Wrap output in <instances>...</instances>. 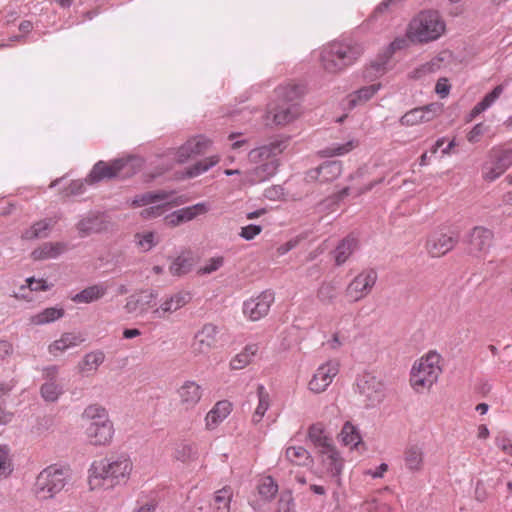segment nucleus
I'll return each mask as SVG.
<instances>
[{"label":"nucleus","instance_id":"nucleus-1","mask_svg":"<svg viewBox=\"0 0 512 512\" xmlns=\"http://www.w3.org/2000/svg\"><path fill=\"white\" fill-rule=\"evenodd\" d=\"M132 470L133 463L125 453L94 461L88 470L90 488L109 489L126 483Z\"/></svg>","mask_w":512,"mask_h":512},{"label":"nucleus","instance_id":"nucleus-2","mask_svg":"<svg viewBox=\"0 0 512 512\" xmlns=\"http://www.w3.org/2000/svg\"><path fill=\"white\" fill-rule=\"evenodd\" d=\"M364 53V46L355 41H333L320 52L323 70L329 74H339L353 65Z\"/></svg>","mask_w":512,"mask_h":512},{"label":"nucleus","instance_id":"nucleus-3","mask_svg":"<svg viewBox=\"0 0 512 512\" xmlns=\"http://www.w3.org/2000/svg\"><path fill=\"white\" fill-rule=\"evenodd\" d=\"M442 357L436 351H429L417 360L410 371V386L419 394L430 391L442 373Z\"/></svg>","mask_w":512,"mask_h":512},{"label":"nucleus","instance_id":"nucleus-4","mask_svg":"<svg viewBox=\"0 0 512 512\" xmlns=\"http://www.w3.org/2000/svg\"><path fill=\"white\" fill-rule=\"evenodd\" d=\"M71 480V472L67 467L57 464L44 468L36 477L32 491L40 501L55 498Z\"/></svg>","mask_w":512,"mask_h":512},{"label":"nucleus","instance_id":"nucleus-5","mask_svg":"<svg viewBox=\"0 0 512 512\" xmlns=\"http://www.w3.org/2000/svg\"><path fill=\"white\" fill-rule=\"evenodd\" d=\"M281 152L280 142H272L251 150L249 153L250 159L253 161H263V163L248 173L247 180L251 184H255L264 182L274 176L279 167V161L276 156Z\"/></svg>","mask_w":512,"mask_h":512},{"label":"nucleus","instance_id":"nucleus-6","mask_svg":"<svg viewBox=\"0 0 512 512\" xmlns=\"http://www.w3.org/2000/svg\"><path fill=\"white\" fill-rule=\"evenodd\" d=\"M445 23L436 11H422L409 24L408 37L413 42L427 43L438 39Z\"/></svg>","mask_w":512,"mask_h":512},{"label":"nucleus","instance_id":"nucleus-7","mask_svg":"<svg viewBox=\"0 0 512 512\" xmlns=\"http://www.w3.org/2000/svg\"><path fill=\"white\" fill-rule=\"evenodd\" d=\"M356 392L367 407H374L385 398V384L376 375L364 372L356 378Z\"/></svg>","mask_w":512,"mask_h":512},{"label":"nucleus","instance_id":"nucleus-8","mask_svg":"<svg viewBox=\"0 0 512 512\" xmlns=\"http://www.w3.org/2000/svg\"><path fill=\"white\" fill-rule=\"evenodd\" d=\"M377 280V271L371 267L365 268L349 282L345 294L351 301L358 302L372 292Z\"/></svg>","mask_w":512,"mask_h":512},{"label":"nucleus","instance_id":"nucleus-9","mask_svg":"<svg viewBox=\"0 0 512 512\" xmlns=\"http://www.w3.org/2000/svg\"><path fill=\"white\" fill-rule=\"evenodd\" d=\"M511 165L512 148L493 149L482 167V177L484 180L492 182L499 178Z\"/></svg>","mask_w":512,"mask_h":512},{"label":"nucleus","instance_id":"nucleus-10","mask_svg":"<svg viewBox=\"0 0 512 512\" xmlns=\"http://www.w3.org/2000/svg\"><path fill=\"white\" fill-rule=\"evenodd\" d=\"M274 299V293L265 290L244 302L243 313L251 321H258L268 314Z\"/></svg>","mask_w":512,"mask_h":512},{"label":"nucleus","instance_id":"nucleus-11","mask_svg":"<svg viewBox=\"0 0 512 512\" xmlns=\"http://www.w3.org/2000/svg\"><path fill=\"white\" fill-rule=\"evenodd\" d=\"M339 372V363L329 360L320 365L309 382V389L314 393L324 392Z\"/></svg>","mask_w":512,"mask_h":512},{"label":"nucleus","instance_id":"nucleus-12","mask_svg":"<svg viewBox=\"0 0 512 512\" xmlns=\"http://www.w3.org/2000/svg\"><path fill=\"white\" fill-rule=\"evenodd\" d=\"M219 329L212 323H207L195 334L192 342V352L195 355L208 354L217 343Z\"/></svg>","mask_w":512,"mask_h":512},{"label":"nucleus","instance_id":"nucleus-13","mask_svg":"<svg viewBox=\"0 0 512 512\" xmlns=\"http://www.w3.org/2000/svg\"><path fill=\"white\" fill-rule=\"evenodd\" d=\"M457 238L452 233L436 231L426 241V250L431 257H441L453 249Z\"/></svg>","mask_w":512,"mask_h":512},{"label":"nucleus","instance_id":"nucleus-14","mask_svg":"<svg viewBox=\"0 0 512 512\" xmlns=\"http://www.w3.org/2000/svg\"><path fill=\"white\" fill-rule=\"evenodd\" d=\"M114 434L115 429L112 420L95 426H86L85 428L87 441L95 447L109 446L113 441Z\"/></svg>","mask_w":512,"mask_h":512},{"label":"nucleus","instance_id":"nucleus-15","mask_svg":"<svg viewBox=\"0 0 512 512\" xmlns=\"http://www.w3.org/2000/svg\"><path fill=\"white\" fill-rule=\"evenodd\" d=\"M440 111V105L432 103L424 107L414 108L408 111L400 118L399 121L403 126H413L433 120Z\"/></svg>","mask_w":512,"mask_h":512},{"label":"nucleus","instance_id":"nucleus-16","mask_svg":"<svg viewBox=\"0 0 512 512\" xmlns=\"http://www.w3.org/2000/svg\"><path fill=\"white\" fill-rule=\"evenodd\" d=\"M126 165V162L121 159H116L110 164L104 161H98L88 174L90 183L100 182L104 179H112L120 176V172Z\"/></svg>","mask_w":512,"mask_h":512},{"label":"nucleus","instance_id":"nucleus-17","mask_svg":"<svg viewBox=\"0 0 512 512\" xmlns=\"http://www.w3.org/2000/svg\"><path fill=\"white\" fill-rule=\"evenodd\" d=\"M190 300L187 293L177 292L164 297L158 307L152 310L154 319L165 318L167 314H171L185 306Z\"/></svg>","mask_w":512,"mask_h":512},{"label":"nucleus","instance_id":"nucleus-18","mask_svg":"<svg viewBox=\"0 0 512 512\" xmlns=\"http://www.w3.org/2000/svg\"><path fill=\"white\" fill-rule=\"evenodd\" d=\"M177 395L180 405L185 410H192L200 402L203 389L195 381L187 380L177 389Z\"/></svg>","mask_w":512,"mask_h":512},{"label":"nucleus","instance_id":"nucleus-19","mask_svg":"<svg viewBox=\"0 0 512 512\" xmlns=\"http://www.w3.org/2000/svg\"><path fill=\"white\" fill-rule=\"evenodd\" d=\"M493 240V233L485 226H474L468 240L470 254H478L487 251Z\"/></svg>","mask_w":512,"mask_h":512},{"label":"nucleus","instance_id":"nucleus-20","mask_svg":"<svg viewBox=\"0 0 512 512\" xmlns=\"http://www.w3.org/2000/svg\"><path fill=\"white\" fill-rule=\"evenodd\" d=\"M211 142L204 136H197L188 140L177 151V161L184 163L192 157L204 154Z\"/></svg>","mask_w":512,"mask_h":512},{"label":"nucleus","instance_id":"nucleus-21","mask_svg":"<svg viewBox=\"0 0 512 512\" xmlns=\"http://www.w3.org/2000/svg\"><path fill=\"white\" fill-rule=\"evenodd\" d=\"M342 172V163L337 160L326 161L315 169L308 171L307 178L321 183L337 179Z\"/></svg>","mask_w":512,"mask_h":512},{"label":"nucleus","instance_id":"nucleus-22","mask_svg":"<svg viewBox=\"0 0 512 512\" xmlns=\"http://www.w3.org/2000/svg\"><path fill=\"white\" fill-rule=\"evenodd\" d=\"M301 114V106L297 104H283L277 103L274 110H270L267 114V118H272V122L276 125H286Z\"/></svg>","mask_w":512,"mask_h":512},{"label":"nucleus","instance_id":"nucleus-23","mask_svg":"<svg viewBox=\"0 0 512 512\" xmlns=\"http://www.w3.org/2000/svg\"><path fill=\"white\" fill-rule=\"evenodd\" d=\"M319 454L326 472L333 477H338L342 472L344 460L336 447L333 445L320 451Z\"/></svg>","mask_w":512,"mask_h":512},{"label":"nucleus","instance_id":"nucleus-24","mask_svg":"<svg viewBox=\"0 0 512 512\" xmlns=\"http://www.w3.org/2000/svg\"><path fill=\"white\" fill-rule=\"evenodd\" d=\"M359 240L350 234L343 238L333 251L336 266H342L358 249Z\"/></svg>","mask_w":512,"mask_h":512},{"label":"nucleus","instance_id":"nucleus-25","mask_svg":"<svg viewBox=\"0 0 512 512\" xmlns=\"http://www.w3.org/2000/svg\"><path fill=\"white\" fill-rule=\"evenodd\" d=\"M232 404L227 400L218 401L205 417V426L208 430L215 429L231 413Z\"/></svg>","mask_w":512,"mask_h":512},{"label":"nucleus","instance_id":"nucleus-26","mask_svg":"<svg viewBox=\"0 0 512 512\" xmlns=\"http://www.w3.org/2000/svg\"><path fill=\"white\" fill-rule=\"evenodd\" d=\"M285 459L295 466L311 467L314 459L311 453L300 445H289L285 449Z\"/></svg>","mask_w":512,"mask_h":512},{"label":"nucleus","instance_id":"nucleus-27","mask_svg":"<svg viewBox=\"0 0 512 512\" xmlns=\"http://www.w3.org/2000/svg\"><path fill=\"white\" fill-rule=\"evenodd\" d=\"M68 249L64 242H47L34 249L31 257L36 261L55 259Z\"/></svg>","mask_w":512,"mask_h":512},{"label":"nucleus","instance_id":"nucleus-28","mask_svg":"<svg viewBox=\"0 0 512 512\" xmlns=\"http://www.w3.org/2000/svg\"><path fill=\"white\" fill-rule=\"evenodd\" d=\"M105 360V354L100 351H92L84 355L82 360L78 363V371L83 376H89L94 374L100 365Z\"/></svg>","mask_w":512,"mask_h":512},{"label":"nucleus","instance_id":"nucleus-29","mask_svg":"<svg viewBox=\"0 0 512 512\" xmlns=\"http://www.w3.org/2000/svg\"><path fill=\"white\" fill-rule=\"evenodd\" d=\"M206 203H197L192 206L184 207L173 212L168 224H176L179 222H188L193 220L197 215L205 214L208 211Z\"/></svg>","mask_w":512,"mask_h":512},{"label":"nucleus","instance_id":"nucleus-30","mask_svg":"<svg viewBox=\"0 0 512 512\" xmlns=\"http://www.w3.org/2000/svg\"><path fill=\"white\" fill-rule=\"evenodd\" d=\"M107 286L103 283L91 285L75 294L71 300L75 303H92L105 296L107 293Z\"/></svg>","mask_w":512,"mask_h":512},{"label":"nucleus","instance_id":"nucleus-31","mask_svg":"<svg viewBox=\"0 0 512 512\" xmlns=\"http://www.w3.org/2000/svg\"><path fill=\"white\" fill-rule=\"evenodd\" d=\"M308 439L312 442L318 452L333 446V441L329 435L325 432L322 424H312L307 433Z\"/></svg>","mask_w":512,"mask_h":512},{"label":"nucleus","instance_id":"nucleus-32","mask_svg":"<svg viewBox=\"0 0 512 512\" xmlns=\"http://www.w3.org/2000/svg\"><path fill=\"white\" fill-rule=\"evenodd\" d=\"M404 464L410 472H419L424 464L423 449L417 445L408 446L404 451Z\"/></svg>","mask_w":512,"mask_h":512},{"label":"nucleus","instance_id":"nucleus-33","mask_svg":"<svg viewBox=\"0 0 512 512\" xmlns=\"http://www.w3.org/2000/svg\"><path fill=\"white\" fill-rule=\"evenodd\" d=\"M81 418L88 422L87 426H95L111 421L107 409L100 404L88 405L82 412Z\"/></svg>","mask_w":512,"mask_h":512},{"label":"nucleus","instance_id":"nucleus-34","mask_svg":"<svg viewBox=\"0 0 512 512\" xmlns=\"http://www.w3.org/2000/svg\"><path fill=\"white\" fill-rule=\"evenodd\" d=\"M162 240V237L156 231H142L138 232L134 236V242L136 247L141 252H148L158 245Z\"/></svg>","mask_w":512,"mask_h":512},{"label":"nucleus","instance_id":"nucleus-35","mask_svg":"<svg viewBox=\"0 0 512 512\" xmlns=\"http://www.w3.org/2000/svg\"><path fill=\"white\" fill-rule=\"evenodd\" d=\"M302 92V87L299 85L279 86L276 89L277 100L283 104L300 105Z\"/></svg>","mask_w":512,"mask_h":512},{"label":"nucleus","instance_id":"nucleus-36","mask_svg":"<svg viewBox=\"0 0 512 512\" xmlns=\"http://www.w3.org/2000/svg\"><path fill=\"white\" fill-rule=\"evenodd\" d=\"M259 351L258 344H247L230 362L232 369L240 370L249 365Z\"/></svg>","mask_w":512,"mask_h":512},{"label":"nucleus","instance_id":"nucleus-37","mask_svg":"<svg viewBox=\"0 0 512 512\" xmlns=\"http://www.w3.org/2000/svg\"><path fill=\"white\" fill-rule=\"evenodd\" d=\"M503 90L504 88L502 85H497L491 92L486 94L485 97L470 111L469 120L474 119L479 114L490 108L503 93Z\"/></svg>","mask_w":512,"mask_h":512},{"label":"nucleus","instance_id":"nucleus-38","mask_svg":"<svg viewBox=\"0 0 512 512\" xmlns=\"http://www.w3.org/2000/svg\"><path fill=\"white\" fill-rule=\"evenodd\" d=\"M233 498V490L225 486L214 493L212 509L213 512H230V505Z\"/></svg>","mask_w":512,"mask_h":512},{"label":"nucleus","instance_id":"nucleus-39","mask_svg":"<svg viewBox=\"0 0 512 512\" xmlns=\"http://www.w3.org/2000/svg\"><path fill=\"white\" fill-rule=\"evenodd\" d=\"M193 267V257L189 252H183L178 255L169 267V271L174 276H183L189 273Z\"/></svg>","mask_w":512,"mask_h":512},{"label":"nucleus","instance_id":"nucleus-40","mask_svg":"<svg viewBox=\"0 0 512 512\" xmlns=\"http://www.w3.org/2000/svg\"><path fill=\"white\" fill-rule=\"evenodd\" d=\"M380 88V83H374L356 90L348 96L350 106L355 107L367 102L380 90Z\"/></svg>","mask_w":512,"mask_h":512},{"label":"nucleus","instance_id":"nucleus-41","mask_svg":"<svg viewBox=\"0 0 512 512\" xmlns=\"http://www.w3.org/2000/svg\"><path fill=\"white\" fill-rule=\"evenodd\" d=\"M83 341L80 335L74 333H64L58 340H55L49 345V352L55 354L56 352H63L71 347H75Z\"/></svg>","mask_w":512,"mask_h":512},{"label":"nucleus","instance_id":"nucleus-42","mask_svg":"<svg viewBox=\"0 0 512 512\" xmlns=\"http://www.w3.org/2000/svg\"><path fill=\"white\" fill-rule=\"evenodd\" d=\"M341 443L351 449L356 448L361 443V436L358 429L350 422H346L339 433Z\"/></svg>","mask_w":512,"mask_h":512},{"label":"nucleus","instance_id":"nucleus-43","mask_svg":"<svg viewBox=\"0 0 512 512\" xmlns=\"http://www.w3.org/2000/svg\"><path fill=\"white\" fill-rule=\"evenodd\" d=\"M219 162L218 156H211L208 158H205L201 161H198L194 165L187 167L184 172L185 178H194L197 177L206 171H208L210 168L215 166Z\"/></svg>","mask_w":512,"mask_h":512},{"label":"nucleus","instance_id":"nucleus-44","mask_svg":"<svg viewBox=\"0 0 512 512\" xmlns=\"http://www.w3.org/2000/svg\"><path fill=\"white\" fill-rule=\"evenodd\" d=\"M257 395H258V405L255 409V412L252 416L253 423H259L270 406V397L268 392L266 391L263 385H258L257 387Z\"/></svg>","mask_w":512,"mask_h":512},{"label":"nucleus","instance_id":"nucleus-45","mask_svg":"<svg viewBox=\"0 0 512 512\" xmlns=\"http://www.w3.org/2000/svg\"><path fill=\"white\" fill-rule=\"evenodd\" d=\"M169 195L166 192H145L140 195H136L132 200V204L135 206H146L154 203L166 202Z\"/></svg>","mask_w":512,"mask_h":512},{"label":"nucleus","instance_id":"nucleus-46","mask_svg":"<svg viewBox=\"0 0 512 512\" xmlns=\"http://www.w3.org/2000/svg\"><path fill=\"white\" fill-rule=\"evenodd\" d=\"M63 315L64 310L62 308L49 307L33 316L32 322L36 325H44L60 319Z\"/></svg>","mask_w":512,"mask_h":512},{"label":"nucleus","instance_id":"nucleus-47","mask_svg":"<svg viewBox=\"0 0 512 512\" xmlns=\"http://www.w3.org/2000/svg\"><path fill=\"white\" fill-rule=\"evenodd\" d=\"M357 146V143L353 140H350L346 143H333L330 146L319 151V154L323 157H333V156H342L346 153L350 152Z\"/></svg>","mask_w":512,"mask_h":512},{"label":"nucleus","instance_id":"nucleus-48","mask_svg":"<svg viewBox=\"0 0 512 512\" xmlns=\"http://www.w3.org/2000/svg\"><path fill=\"white\" fill-rule=\"evenodd\" d=\"M42 398L47 402H56L63 393V388L56 381H45L40 388Z\"/></svg>","mask_w":512,"mask_h":512},{"label":"nucleus","instance_id":"nucleus-49","mask_svg":"<svg viewBox=\"0 0 512 512\" xmlns=\"http://www.w3.org/2000/svg\"><path fill=\"white\" fill-rule=\"evenodd\" d=\"M278 492V484L271 476L264 477L258 485V493L265 501H271Z\"/></svg>","mask_w":512,"mask_h":512},{"label":"nucleus","instance_id":"nucleus-50","mask_svg":"<svg viewBox=\"0 0 512 512\" xmlns=\"http://www.w3.org/2000/svg\"><path fill=\"white\" fill-rule=\"evenodd\" d=\"M13 471L10 448L7 445H0V480L7 478Z\"/></svg>","mask_w":512,"mask_h":512},{"label":"nucleus","instance_id":"nucleus-51","mask_svg":"<svg viewBox=\"0 0 512 512\" xmlns=\"http://www.w3.org/2000/svg\"><path fill=\"white\" fill-rule=\"evenodd\" d=\"M158 297V293L155 290H149L146 292L143 296H137L139 303H138V316H144L147 314V312L154 308L155 306V300Z\"/></svg>","mask_w":512,"mask_h":512},{"label":"nucleus","instance_id":"nucleus-52","mask_svg":"<svg viewBox=\"0 0 512 512\" xmlns=\"http://www.w3.org/2000/svg\"><path fill=\"white\" fill-rule=\"evenodd\" d=\"M168 211V204L165 202L154 203L152 206L142 210L141 215L144 219H154Z\"/></svg>","mask_w":512,"mask_h":512},{"label":"nucleus","instance_id":"nucleus-53","mask_svg":"<svg viewBox=\"0 0 512 512\" xmlns=\"http://www.w3.org/2000/svg\"><path fill=\"white\" fill-rule=\"evenodd\" d=\"M224 265V257H212L198 270L201 275L211 274L219 270Z\"/></svg>","mask_w":512,"mask_h":512},{"label":"nucleus","instance_id":"nucleus-54","mask_svg":"<svg viewBox=\"0 0 512 512\" xmlns=\"http://www.w3.org/2000/svg\"><path fill=\"white\" fill-rule=\"evenodd\" d=\"M87 184H91L90 181L88 180V177L85 178L84 180H80V179L73 180L66 187L65 194L68 195V196H70V195H72V196L80 195V194L84 193Z\"/></svg>","mask_w":512,"mask_h":512},{"label":"nucleus","instance_id":"nucleus-55","mask_svg":"<svg viewBox=\"0 0 512 512\" xmlns=\"http://www.w3.org/2000/svg\"><path fill=\"white\" fill-rule=\"evenodd\" d=\"M317 296L323 302H332L336 297V289L330 283L322 284L318 289Z\"/></svg>","mask_w":512,"mask_h":512},{"label":"nucleus","instance_id":"nucleus-56","mask_svg":"<svg viewBox=\"0 0 512 512\" xmlns=\"http://www.w3.org/2000/svg\"><path fill=\"white\" fill-rule=\"evenodd\" d=\"M438 68V64L435 62H427L420 67L414 69L411 73V77L414 79H421L422 77L434 73Z\"/></svg>","mask_w":512,"mask_h":512},{"label":"nucleus","instance_id":"nucleus-57","mask_svg":"<svg viewBox=\"0 0 512 512\" xmlns=\"http://www.w3.org/2000/svg\"><path fill=\"white\" fill-rule=\"evenodd\" d=\"M293 498L290 493L282 494L279 502L277 512H294Z\"/></svg>","mask_w":512,"mask_h":512},{"label":"nucleus","instance_id":"nucleus-58","mask_svg":"<svg viewBox=\"0 0 512 512\" xmlns=\"http://www.w3.org/2000/svg\"><path fill=\"white\" fill-rule=\"evenodd\" d=\"M28 287L31 291H46L50 288L47 282L43 279L36 280L31 277L26 280Z\"/></svg>","mask_w":512,"mask_h":512},{"label":"nucleus","instance_id":"nucleus-59","mask_svg":"<svg viewBox=\"0 0 512 512\" xmlns=\"http://www.w3.org/2000/svg\"><path fill=\"white\" fill-rule=\"evenodd\" d=\"M261 232V226H242L240 236L245 240H251Z\"/></svg>","mask_w":512,"mask_h":512},{"label":"nucleus","instance_id":"nucleus-60","mask_svg":"<svg viewBox=\"0 0 512 512\" xmlns=\"http://www.w3.org/2000/svg\"><path fill=\"white\" fill-rule=\"evenodd\" d=\"M374 184L375 183L371 182L367 186H365V188H361V189H357V188L351 187V186L345 187L340 191V196L341 197L348 196L351 193H354L356 196H359V195L371 190L373 188Z\"/></svg>","mask_w":512,"mask_h":512},{"label":"nucleus","instance_id":"nucleus-61","mask_svg":"<svg viewBox=\"0 0 512 512\" xmlns=\"http://www.w3.org/2000/svg\"><path fill=\"white\" fill-rule=\"evenodd\" d=\"M47 228H48V226H43L40 229H33V227H31L30 229L25 231V233L23 234V237L25 239H35V238L46 237L47 236V232H46Z\"/></svg>","mask_w":512,"mask_h":512},{"label":"nucleus","instance_id":"nucleus-62","mask_svg":"<svg viewBox=\"0 0 512 512\" xmlns=\"http://www.w3.org/2000/svg\"><path fill=\"white\" fill-rule=\"evenodd\" d=\"M138 303H139V300L137 298V296H130L127 298V301L124 305V310L126 313L128 314H134L136 316H138Z\"/></svg>","mask_w":512,"mask_h":512},{"label":"nucleus","instance_id":"nucleus-63","mask_svg":"<svg viewBox=\"0 0 512 512\" xmlns=\"http://www.w3.org/2000/svg\"><path fill=\"white\" fill-rule=\"evenodd\" d=\"M484 133V127L482 123L476 124L467 135V140L470 143L477 142Z\"/></svg>","mask_w":512,"mask_h":512},{"label":"nucleus","instance_id":"nucleus-64","mask_svg":"<svg viewBox=\"0 0 512 512\" xmlns=\"http://www.w3.org/2000/svg\"><path fill=\"white\" fill-rule=\"evenodd\" d=\"M407 44L406 39L396 38L392 41L387 48V58H389L395 51L403 49Z\"/></svg>","mask_w":512,"mask_h":512}]
</instances>
